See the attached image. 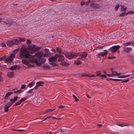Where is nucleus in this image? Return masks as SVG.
<instances>
[{
    "label": "nucleus",
    "mask_w": 134,
    "mask_h": 134,
    "mask_svg": "<svg viewBox=\"0 0 134 134\" xmlns=\"http://www.w3.org/2000/svg\"><path fill=\"white\" fill-rule=\"evenodd\" d=\"M43 56V54L41 52H38L33 55L30 54L26 48L24 46H23L20 50L19 55L20 58H30V62L35 63L37 65L40 66L46 62V60L45 58L41 59Z\"/></svg>",
    "instance_id": "obj_1"
},
{
    "label": "nucleus",
    "mask_w": 134,
    "mask_h": 134,
    "mask_svg": "<svg viewBox=\"0 0 134 134\" xmlns=\"http://www.w3.org/2000/svg\"><path fill=\"white\" fill-rule=\"evenodd\" d=\"M131 42H126L123 44V52L128 53L130 52L132 49L131 47H127V46H129L131 44Z\"/></svg>",
    "instance_id": "obj_2"
},
{
    "label": "nucleus",
    "mask_w": 134,
    "mask_h": 134,
    "mask_svg": "<svg viewBox=\"0 0 134 134\" xmlns=\"http://www.w3.org/2000/svg\"><path fill=\"white\" fill-rule=\"evenodd\" d=\"M19 41V40L16 39L10 41H8L6 42L7 45L9 47H10L14 45L18 44Z\"/></svg>",
    "instance_id": "obj_3"
},
{
    "label": "nucleus",
    "mask_w": 134,
    "mask_h": 134,
    "mask_svg": "<svg viewBox=\"0 0 134 134\" xmlns=\"http://www.w3.org/2000/svg\"><path fill=\"white\" fill-rule=\"evenodd\" d=\"M41 48L39 47L36 46L34 44H31L29 47V49L31 51V54L34 53L36 52L39 51Z\"/></svg>",
    "instance_id": "obj_4"
},
{
    "label": "nucleus",
    "mask_w": 134,
    "mask_h": 134,
    "mask_svg": "<svg viewBox=\"0 0 134 134\" xmlns=\"http://www.w3.org/2000/svg\"><path fill=\"white\" fill-rule=\"evenodd\" d=\"M15 57V55L13 53L11 54L10 56L7 57L5 59L4 61L6 63H11L13 60V58Z\"/></svg>",
    "instance_id": "obj_5"
},
{
    "label": "nucleus",
    "mask_w": 134,
    "mask_h": 134,
    "mask_svg": "<svg viewBox=\"0 0 134 134\" xmlns=\"http://www.w3.org/2000/svg\"><path fill=\"white\" fill-rule=\"evenodd\" d=\"M120 47L119 45H116L113 46L109 48L108 50L109 51L112 53L114 52L117 51L120 48Z\"/></svg>",
    "instance_id": "obj_6"
},
{
    "label": "nucleus",
    "mask_w": 134,
    "mask_h": 134,
    "mask_svg": "<svg viewBox=\"0 0 134 134\" xmlns=\"http://www.w3.org/2000/svg\"><path fill=\"white\" fill-rule=\"evenodd\" d=\"M77 53L74 54L70 53H67L65 54V56L66 58L69 59H72L74 57H76L79 55L78 54H77Z\"/></svg>",
    "instance_id": "obj_7"
},
{
    "label": "nucleus",
    "mask_w": 134,
    "mask_h": 134,
    "mask_svg": "<svg viewBox=\"0 0 134 134\" xmlns=\"http://www.w3.org/2000/svg\"><path fill=\"white\" fill-rule=\"evenodd\" d=\"M108 51L107 50H105L104 51L102 52H100L98 53L97 55V56H101L102 57H104L107 55Z\"/></svg>",
    "instance_id": "obj_8"
},
{
    "label": "nucleus",
    "mask_w": 134,
    "mask_h": 134,
    "mask_svg": "<svg viewBox=\"0 0 134 134\" xmlns=\"http://www.w3.org/2000/svg\"><path fill=\"white\" fill-rule=\"evenodd\" d=\"M12 105V104H11L10 103H8L6 104L4 106V111L5 112H7L8 110V108Z\"/></svg>",
    "instance_id": "obj_9"
},
{
    "label": "nucleus",
    "mask_w": 134,
    "mask_h": 134,
    "mask_svg": "<svg viewBox=\"0 0 134 134\" xmlns=\"http://www.w3.org/2000/svg\"><path fill=\"white\" fill-rule=\"evenodd\" d=\"M134 13V11H129L127 13L126 12H124L122 13L119 16H124L128 14H131Z\"/></svg>",
    "instance_id": "obj_10"
},
{
    "label": "nucleus",
    "mask_w": 134,
    "mask_h": 134,
    "mask_svg": "<svg viewBox=\"0 0 134 134\" xmlns=\"http://www.w3.org/2000/svg\"><path fill=\"white\" fill-rule=\"evenodd\" d=\"M77 54L79 55H78L81 56L85 60L88 55V53L85 52H83L81 54H80L79 53H77Z\"/></svg>",
    "instance_id": "obj_11"
},
{
    "label": "nucleus",
    "mask_w": 134,
    "mask_h": 134,
    "mask_svg": "<svg viewBox=\"0 0 134 134\" xmlns=\"http://www.w3.org/2000/svg\"><path fill=\"white\" fill-rule=\"evenodd\" d=\"M43 84V83L42 81H39L36 83L37 85H36L34 88L35 90H37L38 87L40 86H42V85Z\"/></svg>",
    "instance_id": "obj_12"
},
{
    "label": "nucleus",
    "mask_w": 134,
    "mask_h": 134,
    "mask_svg": "<svg viewBox=\"0 0 134 134\" xmlns=\"http://www.w3.org/2000/svg\"><path fill=\"white\" fill-rule=\"evenodd\" d=\"M18 98V96H16L14 97L13 99H11L10 100V101L11 102V104H12V105L13 103H15L17 100Z\"/></svg>",
    "instance_id": "obj_13"
},
{
    "label": "nucleus",
    "mask_w": 134,
    "mask_h": 134,
    "mask_svg": "<svg viewBox=\"0 0 134 134\" xmlns=\"http://www.w3.org/2000/svg\"><path fill=\"white\" fill-rule=\"evenodd\" d=\"M48 60L51 62H55L57 61V58L54 56L48 59Z\"/></svg>",
    "instance_id": "obj_14"
},
{
    "label": "nucleus",
    "mask_w": 134,
    "mask_h": 134,
    "mask_svg": "<svg viewBox=\"0 0 134 134\" xmlns=\"http://www.w3.org/2000/svg\"><path fill=\"white\" fill-rule=\"evenodd\" d=\"M20 66L18 65H13L11 66L9 68V69L11 70H13L16 69H19Z\"/></svg>",
    "instance_id": "obj_15"
},
{
    "label": "nucleus",
    "mask_w": 134,
    "mask_h": 134,
    "mask_svg": "<svg viewBox=\"0 0 134 134\" xmlns=\"http://www.w3.org/2000/svg\"><path fill=\"white\" fill-rule=\"evenodd\" d=\"M44 50L46 52V53L43 55L44 57H48L49 55V50L48 49H45Z\"/></svg>",
    "instance_id": "obj_16"
},
{
    "label": "nucleus",
    "mask_w": 134,
    "mask_h": 134,
    "mask_svg": "<svg viewBox=\"0 0 134 134\" xmlns=\"http://www.w3.org/2000/svg\"><path fill=\"white\" fill-rule=\"evenodd\" d=\"M23 92V91L21 90V89H20L18 90H17L16 91H14L13 93L16 94L15 95H18L20 94L21 93Z\"/></svg>",
    "instance_id": "obj_17"
},
{
    "label": "nucleus",
    "mask_w": 134,
    "mask_h": 134,
    "mask_svg": "<svg viewBox=\"0 0 134 134\" xmlns=\"http://www.w3.org/2000/svg\"><path fill=\"white\" fill-rule=\"evenodd\" d=\"M13 93V92H10L6 93L4 97V99H6L10 95Z\"/></svg>",
    "instance_id": "obj_18"
},
{
    "label": "nucleus",
    "mask_w": 134,
    "mask_h": 134,
    "mask_svg": "<svg viewBox=\"0 0 134 134\" xmlns=\"http://www.w3.org/2000/svg\"><path fill=\"white\" fill-rule=\"evenodd\" d=\"M54 57H55L57 59V58H62L63 57H64V56L63 55H61L60 54H55V55H54Z\"/></svg>",
    "instance_id": "obj_19"
},
{
    "label": "nucleus",
    "mask_w": 134,
    "mask_h": 134,
    "mask_svg": "<svg viewBox=\"0 0 134 134\" xmlns=\"http://www.w3.org/2000/svg\"><path fill=\"white\" fill-rule=\"evenodd\" d=\"M112 74L113 76H118L121 74L120 73L119 74L117 73L115 71H113L112 72Z\"/></svg>",
    "instance_id": "obj_20"
},
{
    "label": "nucleus",
    "mask_w": 134,
    "mask_h": 134,
    "mask_svg": "<svg viewBox=\"0 0 134 134\" xmlns=\"http://www.w3.org/2000/svg\"><path fill=\"white\" fill-rule=\"evenodd\" d=\"M60 64L62 65L65 66H68L69 65V64L68 63L64 62H62Z\"/></svg>",
    "instance_id": "obj_21"
},
{
    "label": "nucleus",
    "mask_w": 134,
    "mask_h": 134,
    "mask_svg": "<svg viewBox=\"0 0 134 134\" xmlns=\"http://www.w3.org/2000/svg\"><path fill=\"white\" fill-rule=\"evenodd\" d=\"M14 75L13 71L9 72L8 73V75L9 77H12Z\"/></svg>",
    "instance_id": "obj_22"
},
{
    "label": "nucleus",
    "mask_w": 134,
    "mask_h": 134,
    "mask_svg": "<svg viewBox=\"0 0 134 134\" xmlns=\"http://www.w3.org/2000/svg\"><path fill=\"white\" fill-rule=\"evenodd\" d=\"M74 63L75 64L77 65H79L82 63L81 62L78 60L75 61Z\"/></svg>",
    "instance_id": "obj_23"
},
{
    "label": "nucleus",
    "mask_w": 134,
    "mask_h": 134,
    "mask_svg": "<svg viewBox=\"0 0 134 134\" xmlns=\"http://www.w3.org/2000/svg\"><path fill=\"white\" fill-rule=\"evenodd\" d=\"M22 62L23 64L26 65H27L29 64V62L27 60H22Z\"/></svg>",
    "instance_id": "obj_24"
},
{
    "label": "nucleus",
    "mask_w": 134,
    "mask_h": 134,
    "mask_svg": "<svg viewBox=\"0 0 134 134\" xmlns=\"http://www.w3.org/2000/svg\"><path fill=\"white\" fill-rule=\"evenodd\" d=\"M130 76V75H123V76H119L118 77L119 78H126L127 77H129Z\"/></svg>",
    "instance_id": "obj_25"
},
{
    "label": "nucleus",
    "mask_w": 134,
    "mask_h": 134,
    "mask_svg": "<svg viewBox=\"0 0 134 134\" xmlns=\"http://www.w3.org/2000/svg\"><path fill=\"white\" fill-rule=\"evenodd\" d=\"M54 110H55V109H53V110L52 109H47L46 110V112L44 113H43V114H46L47 113H49L51 112H52V111Z\"/></svg>",
    "instance_id": "obj_26"
},
{
    "label": "nucleus",
    "mask_w": 134,
    "mask_h": 134,
    "mask_svg": "<svg viewBox=\"0 0 134 134\" xmlns=\"http://www.w3.org/2000/svg\"><path fill=\"white\" fill-rule=\"evenodd\" d=\"M107 80H112L114 81H121L122 80L121 79H112V78H110L108 80V79H107Z\"/></svg>",
    "instance_id": "obj_27"
},
{
    "label": "nucleus",
    "mask_w": 134,
    "mask_h": 134,
    "mask_svg": "<svg viewBox=\"0 0 134 134\" xmlns=\"http://www.w3.org/2000/svg\"><path fill=\"white\" fill-rule=\"evenodd\" d=\"M34 84V82H31L29 83V84L28 85V86L30 88H31L33 86Z\"/></svg>",
    "instance_id": "obj_28"
},
{
    "label": "nucleus",
    "mask_w": 134,
    "mask_h": 134,
    "mask_svg": "<svg viewBox=\"0 0 134 134\" xmlns=\"http://www.w3.org/2000/svg\"><path fill=\"white\" fill-rule=\"evenodd\" d=\"M117 125L123 127L125 126H127L128 125H129V124H127L126 125H125L124 124H119V123H117Z\"/></svg>",
    "instance_id": "obj_29"
},
{
    "label": "nucleus",
    "mask_w": 134,
    "mask_h": 134,
    "mask_svg": "<svg viewBox=\"0 0 134 134\" xmlns=\"http://www.w3.org/2000/svg\"><path fill=\"white\" fill-rule=\"evenodd\" d=\"M72 96L75 99L76 102H77L79 101V99L77 98V97L74 94L72 95Z\"/></svg>",
    "instance_id": "obj_30"
},
{
    "label": "nucleus",
    "mask_w": 134,
    "mask_h": 134,
    "mask_svg": "<svg viewBox=\"0 0 134 134\" xmlns=\"http://www.w3.org/2000/svg\"><path fill=\"white\" fill-rule=\"evenodd\" d=\"M57 51L59 53H62V52H61L62 50L60 48H57Z\"/></svg>",
    "instance_id": "obj_31"
},
{
    "label": "nucleus",
    "mask_w": 134,
    "mask_h": 134,
    "mask_svg": "<svg viewBox=\"0 0 134 134\" xmlns=\"http://www.w3.org/2000/svg\"><path fill=\"white\" fill-rule=\"evenodd\" d=\"M34 89H35V88H33V89L30 90H29L27 92V93H32Z\"/></svg>",
    "instance_id": "obj_32"
},
{
    "label": "nucleus",
    "mask_w": 134,
    "mask_h": 134,
    "mask_svg": "<svg viewBox=\"0 0 134 134\" xmlns=\"http://www.w3.org/2000/svg\"><path fill=\"white\" fill-rule=\"evenodd\" d=\"M21 103V102L20 100L19 101H18L15 104H14V105L15 106H16L18 105H19V104H20Z\"/></svg>",
    "instance_id": "obj_33"
},
{
    "label": "nucleus",
    "mask_w": 134,
    "mask_h": 134,
    "mask_svg": "<svg viewBox=\"0 0 134 134\" xmlns=\"http://www.w3.org/2000/svg\"><path fill=\"white\" fill-rule=\"evenodd\" d=\"M83 76H87L89 77H93L95 76L94 75H82Z\"/></svg>",
    "instance_id": "obj_34"
},
{
    "label": "nucleus",
    "mask_w": 134,
    "mask_h": 134,
    "mask_svg": "<svg viewBox=\"0 0 134 134\" xmlns=\"http://www.w3.org/2000/svg\"><path fill=\"white\" fill-rule=\"evenodd\" d=\"M6 58V56H3L0 58V61L2 60H5V58Z\"/></svg>",
    "instance_id": "obj_35"
},
{
    "label": "nucleus",
    "mask_w": 134,
    "mask_h": 134,
    "mask_svg": "<svg viewBox=\"0 0 134 134\" xmlns=\"http://www.w3.org/2000/svg\"><path fill=\"white\" fill-rule=\"evenodd\" d=\"M27 99V98L26 97H25L24 98H21L20 100V101L21 102H23L25 100H26Z\"/></svg>",
    "instance_id": "obj_36"
},
{
    "label": "nucleus",
    "mask_w": 134,
    "mask_h": 134,
    "mask_svg": "<svg viewBox=\"0 0 134 134\" xmlns=\"http://www.w3.org/2000/svg\"><path fill=\"white\" fill-rule=\"evenodd\" d=\"M26 43L27 44H30L31 43V41L30 40H27L26 41Z\"/></svg>",
    "instance_id": "obj_37"
},
{
    "label": "nucleus",
    "mask_w": 134,
    "mask_h": 134,
    "mask_svg": "<svg viewBox=\"0 0 134 134\" xmlns=\"http://www.w3.org/2000/svg\"><path fill=\"white\" fill-rule=\"evenodd\" d=\"M19 40V42H24L25 41V40L24 38H20Z\"/></svg>",
    "instance_id": "obj_38"
},
{
    "label": "nucleus",
    "mask_w": 134,
    "mask_h": 134,
    "mask_svg": "<svg viewBox=\"0 0 134 134\" xmlns=\"http://www.w3.org/2000/svg\"><path fill=\"white\" fill-rule=\"evenodd\" d=\"M43 66L44 68H47V69H49L50 68V67L48 65H43Z\"/></svg>",
    "instance_id": "obj_39"
},
{
    "label": "nucleus",
    "mask_w": 134,
    "mask_h": 134,
    "mask_svg": "<svg viewBox=\"0 0 134 134\" xmlns=\"http://www.w3.org/2000/svg\"><path fill=\"white\" fill-rule=\"evenodd\" d=\"M64 57H63L62 58H59L58 59V61L60 62L62 60H64Z\"/></svg>",
    "instance_id": "obj_40"
},
{
    "label": "nucleus",
    "mask_w": 134,
    "mask_h": 134,
    "mask_svg": "<svg viewBox=\"0 0 134 134\" xmlns=\"http://www.w3.org/2000/svg\"><path fill=\"white\" fill-rule=\"evenodd\" d=\"M50 118H51V117H50V116L47 117L44 120H43L42 121H44L46 120H49V119Z\"/></svg>",
    "instance_id": "obj_41"
},
{
    "label": "nucleus",
    "mask_w": 134,
    "mask_h": 134,
    "mask_svg": "<svg viewBox=\"0 0 134 134\" xmlns=\"http://www.w3.org/2000/svg\"><path fill=\"white\" fill-rule=\"evenodd\" d=\"M129 81V79H127L126 80H125L124 81H122L121 82V83H123V82H128Z\"/></svg>",
    "instance_id": "obj_42"
},
{
    "label": "nucleus",
    "mask_w": 134,
    "mask_h": 134,
    "mask_svg": "<svg viewBox=\"0 0 134 134\" xmlns=\"http://www.w3.org/2000/svg\"><path fill=\"white\" fill-rule=\"evenodd\" d=\"M90 2V1L89 0L88 1L86 2H85V4L86 5H87L89 4V3Z\"/></svg>",
    "instance_id": "obj_43"
},
{
    "label": "nucleus",
    "mask_w": 134,
    "mask_h": 134,
    "mask_svg": "<svg viewBox=\"0 0 134 134\" xmlns=\"http://www.w3.org/2000/svg\"><path fill=\"white\" fill-rule=\"evenodd\" d=\"M51 64L53 66H58V65L56 63H51Z\"/></svg>",
    "instance_id": "obj_44"
},
{
    "label": "nucleus",
    "mask_w": 134,
    "mask_h": 134,
    "mask_svg": "<svg viewBox=\"0 0 134 134\" xmlns=\"http://www.w3.org/2000/svg\"><path fill=\"white\" fill-rule=\"evenodd\" d=\"M85 2L84 1H82L81 2V5L82 6L84 4H85Z\"/></svg>",
    "instance_id": "obj_45"
},
{
    "label": "nucleus",
    "mask_w": 134,
    "mask_h": 134,
    "mask_svg": "<svg viewBox=\"0 0 134 134\" xmlns=\"http://www.w3.org/2000/svg\"><path fill=\"white\" fill-rule=\"evenodd\" d=\"M2 73L0 72V81H2L3 79L1 76Z\"/></svg>",
    "instance_id": "obj_46"
},
{
    "label": "nucleus",
    "mask_w": 134,
    "mask_h": 134,
    "mask_svg": "<svg viewBox=\"0 0 134 134\" xmlns=\"http://www.w3.org/2000/svg\"><path fill=\"white\" fill-rule=\"evenodd\" d=\"M1 45L3 47H5L6 46V45L4 43H2L1 44Z\"/></svg>",
    "instance_id": "obj_47"
},
{
    "label": "nucleus",
    "mask_w": 134,
    "mask_h": 134,
    "mask_svg": "<svg viewBox=\"0 0 134 134\" xmlns=\"http://www.w3.org/2000/svg\"><path fill=\"white\" fill-rule=\"evenodd\" d=\"M13 131H24V130H21V129H19V130H13Z\"/></svg>",
    "instance_id": "obj_48"
},
{
    "label": "nucleus",
    "mask_w": 134,
    "mask_h": 134,
    "mask_svg": "<svg viewBox=\"0 0 134 134\" xmlns=\"http://www.w3.org/2000/svg\"><path fill=\"white\" fill-rule=\"evenodd\" d=\"M26 87V85H22L21 86V88L22 89H24Z\"/></svg>",
    "instance_id": "obj_49"
},
{
    "label": "nucleus",
    "mask_w": 134,
    "mask_h": 134,
    "mask_svg": "<svg viewBox=\"0 0 134 134\" xmlns=\"http://www.w3.org/2000/svg\"><path fill=\"white\" fill-rule=\"evenodd\" d=\"M80 57L78 59H81L83 60H85V59H83L81 56H80Z\"/></svg>",
    "instance_id": "obj_50"
},
{
    "label": "nucleus",
    "mask_w": 134,
    "mask_h": 134,
    "mask_svg": "<svg viewBox=\"0 0 134 134\" xmlns=\"http://www.w3.org/2000/svg\"><path fill=\"white\" fill-rule=\"evenodd\" d=\"M96 75L97 76H99L100 75L99 72V71H97Z\"/></svg>",
    "instance_id": "obj_51"
},
{
    "label": "nucleus",
    "mask_w": 134,
    "mask_h": 134,
    "mask_svg": "<svg viewBox=\"0 0 134 134\" xmlns=\"http://www.w3.org/2000/svg\"><path fill=\"white\" fill-rule=\"evenodd\" d=\"M102 48H103V46L101 47L100 46H98L96 48L97 49H100Z\"/></svg>",
    "instance_id": "obj_52"
},
{
    "label": "nucleus",
    "mask_w": 134,
    "mask_h": 134,
    "mask_svg": "<svg viewBox=\"0 0 134 134\" xmlns=\"http://www.w3.org/2000/svg\"><path fill=\"white\" fill-rule=\"evenodd\" d=\"M101 76L102 77H104L105 78L107 77L106 75H101Z\"/></svg>",
    "instance_id": "obj_53"
},
{
    "label": "nucleus",
    "mask_w": 134,
    "mask_h": 134,
    "mask_svg": "<svg viewBox=\"0 0 134 134\" xmlns=\"http://www.w3.org/2000/svg\"><path fill=\"white\" fill-rule=\"evenodd\" d=\"M115 58V57H109L108 58L109 59H112L113 58Z\"/></svg>",
    "instance_id": "obj_54"
},
{
    "label": "nucleus",
    "mask_w": 134,
    "mask_h": 134,
    "mask_svg": "<svg viewBox=\"0 0 134 134\" xmlns=\"http://www.w3.org/2000/svg\"><path fill=\"white\" fill-rule=\"evenodd\" d=\"M119 5H117L115 8H119Z\"/></svg>",
    "instance_id": "obj_55"
},
{
    "label": "nucleus",
    "mask_w": 134,
    "mask_h": 134,
    "mask_svg": "<svg viewBox=\"0 0 134 134\" xmlns=\"http://www.w3.org/2000/svg\"><path fill=\"white\" fill-rule=\"evenodd\" d=\"M102 125V124H98L97 125V126L99 127H101Z\"/></svg>",
    "instance_id": "obj_56"
},
{
    "label": "nucleus",
    "mask_w": 134,
    "mask_h": 134,
    "mask_svg": "<svg viewBox=\"0 0 134 134\" xmlns=\"http://www.w3.org/2000/svg\"><path fill=\"white\" fill-rule=\"evenodd\" d=\"M129 42H131V44H132V45L134 46V42H131V41H130Z\"/></svg>",
    "instance_id": "obj_57"
},
{
    "label": "nucleus",
    "mask_w": 134,
    "mask_h": 134,
    "mask_svg": "<svg viewBox=\"0 0 134 134\" xmlns=\"http://www.w3.org/2000/svg\"><path fill=\"white\" fill-rule=\"evenodd\" d=\"M64 107L63 105H61L59 107V108H62Z\"/></svg>",
    "instance_id": "obj_58"
},
{
    "label": "nucleus",
    "mask_w": 134,
    "mask_h": 134,
    "mask_svg": "<svg viewBox=\"0 0 134 134\" xmlns=\"http://www.w3.org/2000/svg\"><path fill=\"white\" fill-rule=\"evenodd\" d=\"M7 20V19H6V17H4V19H2V18H0V20Z\"/></svg>",
    "instance_id": "obj_59"
},
{
    "label": "nucleus",
    "mask_w": 134,
    "mask_h": 134,
    "mask_svg": "<svg viewBox=\"0 0 134 134\" xmlns=\"http://www.w3.org/2000/svg\"><path fill=\"white\" fill-rule=\"evenodd\" d=\"M126 10V9H121V10L122 11L125 12Z\"/></svg>",
    "instance_id": "obj_60"
},
{
    "label": "nucleus",
    "mask_w": 134,
    "mask_h": 134,
    "mask_svg": "<svg viewBox=\"0 0 134 134\" xmlns=\"http://www.w3.org/2000/svg\"><path fill=\"white\" fill-rule=\"evenodd\" d=\"M47 134H51V133H52V132L51 131H50V132H47Z\"/></svg>",
    "instance_id": "obj_61"
},
{
    "label": "nucleus",
    "mask_w": 134,
    "mask_h": 134,
    "mask_svg": "<svg viewBox=\"0 0 134 134\" xmlns=\"http://www.w3.org/2000/svg\"><path fill=\"white\" fill-rule=\"evenodd\" d=\"M107 75L108 76H113L112 75V74H107Z\"/></svg>",
    "instance_id": "obj_62"
},
{
    "label": "nucleus",
    "mask_w": 134,
    "mask_h": 134,
    "mask_svg": "<svg viewBox=\"0 0 134 134\" xmlns=\"http://www.w3.org/2000/svg\"><path fill=\"white\" fill-rule=\"evenodd\" d=\"M72 40H73V41H73V42L74 43L75 42V38H72Z\"/></svg>",
    "instance_id": "obj_63"
},
{
    "label": "nucleus",
    "mask_w": 134,
    "mask_h": 134,
    "mask_svg": "<svg viewBox=\"0 0 134 134\" xmlns=\"http://www.w3.org/2000/svg\"><path fill=\"white\" fill-rule=\"evenodd\" d=\"M61 132L63 133L64 132V131H63V130L61 128Z\"/></svg>",
    "instance_id": "obj_64"
}]
</instances>
